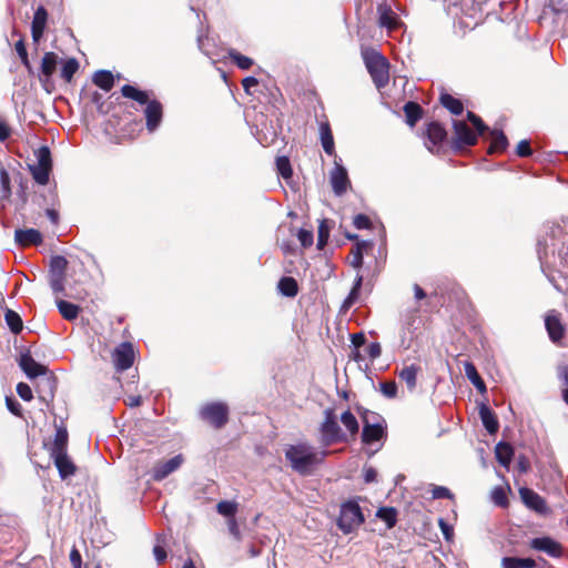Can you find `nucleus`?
I'll list each match as a JSON object with an SVG mask.
<instances>
[{
    "label": "nucleus",
    "mask_w": 568,
    "mask_h": 568,
    "mask_svg": "<svg viewBox=\"0 0 568 568\" xmlns=\"http://www.w3.org/2000/svg\"><path fill=\"white\" fill-rule=\"evenodd\" d=\"M537 253L542 272L555 288L561 291L551 272L568 276V230L556 224L548 226L538 240Z\"/></svg>",
    "instance_id": "nucleus-1"
},
{
    "label": "nucleus",
    "mask_w": 568,
    "mask_h": 568,
    "mask_svg": "<svg viewBox=\"0 0 568 568\" xmlns=\"http://www.w3.org/2000/svg\"><path fill=\"white\" fill-rule=\"evenodd\" d=\"M326 452L316 450L307 443L290 445L285 449V457L291 467L300 475H311L317 465L323 463Z\"/></svg>",
    "instance_id": "nucleus-2"
},
{
    "label": "nucleus",
    "mask_w": 568,
    "mask_h": 568,
    "mask_svg": "<svg viewBox=\"0 0 568 568\" xmlns=\"http://www.w3.org/2000/svg\"><path fill=\"white\" fill-rule=\"evenodd\" d=\"M362 58L376 88H385L389 82V63L386 58L372 48H363Z\"/></svg>",
    "instance_id": "nucleus-3"
},
{
    "label": "nucleus",
    "mask_w": 568,
    "mask_h": 568,
    "mask_svg": "<svg viewBox=\"0 0 568 568\" xmlns=\"http://www.w3.org/2000/svg\"><path fill=\"white\" fill-rule=\"evenodd\" d=\"M467 119L476 128V132H474L464 121H454V145L457 149H460L465 145H474L477 141V135H481L485 131H488V128L475 113L468 111Z\"/></svg>",
    "instance_id": "nucleus-4"
},
{
    "label": "nucleus",
    "mask_w": 568,
    "mask_h": 568,
    "mask_svg": "<svg viewBox=\"0 0 568 568\" xmlns=\"http://www.w3.org/2000/svg\"><path fill=\"white\" fill-rule=\"evenodd\" d=\"M320 442L323 446H331L332 444L346 442L347 439L332 408L324 410V420L320 426Z\"/></svg>",
    "instance_id": "nucleus-5"
},
{
    "label": "nucleus",
    "mask_w": 568,
    "mask_h": 568,
    "mask_svg": "<svg viewBox=\"0 0 568 568\" xmlns=\"http://www.w3.org/2000/svg\"><path fill=\"white\" fill-rule=\"evenodd\" d=\"M364 521V515L357 503L342 505L337 525L344 534H349Z\"/></svg>",
    "instance_id": "nucleus-6"
},
{
    "label": "nucleus",
    "mask_w": 568,
    "mask_h": 568,
    "mask_svg": "<svg viewBox=\"0 0 568 568\" xmlns=\"http://www.w3.org/2000/svg\"><path fill=\"white\" fill-rule=\"evenodd\" d=\"M200 416L213 427L221 428L227 422L229 407L221 402L209 403L202 406Z\"/></svg>",
    "instance_id": "nucleus-7"
},
{
    "label": "nucleus",
    "mask_w": 568,
    "mask_h": 568,
    "mask_svg": "<svg viewBox=\"0 0 568 568\" xmlns=\"http://www.w3.org/2000/svg\"><path fill=\"white\" fill-rule=\"evenodd\" d=\"M184 463L183 455L179 454L169 460L158 462L152 469V478L156 481L163 480L169 475L178 470Z\"/></svg>",
    "instance_id": "nucleus-8"
},
{
    "label": "nucleus",
    "mask_w": 568,
    "mask_h": 568,
    "mask_svg": "<svg viewBox=\"0 0 568 568\" xmlns=\"http://www.w3.org/2000/svg\"><path fill=\"white\" fill-rule=\"evenodd\" d=\"M334 164V169L329 173V182L333 192L341 196L347 191L351 182L347 170L337 160H335Z\"/></svg>",
    "instance_id": "nucleus-9"
},
{
    "label": "nucleus",
    "mask_w": 568,
    "mask_h": 568,
    "mask_svg": "<svg viewBox=\"0 0 568 568\" xmlns=\"http://www.w3.org/2000/svg\"><path fill=\"white\" fill-rule=\"evenodd\" d=\"M115 368L120 372L130 368L134 362V349L131 343L120 344L113 352Z\"/></svg>",
    "instance_id": "nucleus-10"
},
{
    "label": "nucleus",
    "mask_w": 568,
    "mask_h": 568,
    "mask_svg": "<svg viewBox=\"0 0 568 568\" xmlns=\"http://www.w3.org/2000/svg\"><path fill=\"white\" fill-rule=\"evenodd\" d=\"M519 495L523 503L530 509L535 510L540 515L548 514L549 509L545 499L535 493L532 489L523 487L519 489Z\"/></svg>",
    "instance_id": "nucleus-11"
},
{
    "label": "nucleus",
    "mask_w": 568,
    "mask_h": 568,
    "mask_svg": "<svg viewBox=\"0 0 568 568\" xmlns=\"http://www.w3.org/2000/svg\"><path fill=\"white\" fill-rule=\"evenodd\" d=\"M144 116L146 120V129L149 132H154L162 121V104L156 100H151L144 110Z\"/></svg>",
    "instance_id": "nucleus-12"
},
{
    "label": "nucleus",
    "mask_w": 568,
    "mask_h": 568,
    "mask_svg": "<svg viewBox=\"0 0 568 568\" xmlns=\"http://www.w3.org/2000/svg\"><path fill=\"white\" fill-rule=\"evenodd\" d=\"M19 366L29 378L47 374V367L33 359L30 353L21 354L19 358Z\"/></svg>",
    "instance_id": "nucleus-13"
},
{
    "label": "nucleus",
    "mask_w": 568,
    "mask_h": 568,
    "mask_svg": "<svg viewBox=\"0 0 568 568\" xmlns=\"http://www.w3.org/2000/svg\"><path fill=\"white\" fill-rule=\"evenodd\" d=\"M54 462V465L59 471V475L62 479H67L74 475L77 467L73 462L70 459L67 453H57L54 455H50Z\"/></svg>",
    "instance_id": "nucleus-14"
},
{
    "label": "nucleus",
    "mask_w": 568,
    "mask_h": 568,
    "mask_svg": "<svg viewBox=\"0 0 568 568\" xmlns=\"http://www.w3.org/2000/svg\"><path fill=\"white\" fill-rule=\"evenodd\" d=\"M531 548L548 554L551 557L561 555V546L549 537L534 538L530 542Z\"/></svg>",
    "instance_id": "nucleus-15"
},
{
    "label": "nucleus",
    "mask_w": 568,
    "mask_h": 568,
    "mask_svg": "<svg viewBox=\"0 0 568 568\" xmlns=\"http://www.w3.org/2000/svg\"><path fill=\"white\" fill-rule=\"evenodd\" d=\"M14 241L20 246L38 245L42 243V235L36 229H19L14 232Z\"/></svg>",
    "instance_id": "nucleus-16"
},
{
    "label": "nucleus",
    "mask_w": 568,
    "mask_h": 568,
    "mask_svg": "<svg viewBox=\"0 0 568 568\" xmlns=\"http://www.w3.org/2000/svg\"><path fill=\"white\" fill-rule=\"evenodd\" d=\"M48 13L43 7H39L33 16L32 24H31V34L34 42H39L42 38L45 24H47Z\"/></svg>",
    "instance_id": "nucleus-17"
},
{
    "label": "nucleus",
    "mask_w": 568,
    "mask_h": 568,
    "mask_svg": "<svg viewBox=\"0 0 568 568\" xmlns=\"http://www.w3.org/2000/svg\"><path fill=\"white\" fill-rule=\"evenodd\" d=\"M479 416H480L484 427L486 428V430L489 434H495L498 430V428H499L498 420H497L494 412L487 405H485V404L480 405Z\"/></svg>",
    "instance_id": "nucleus-18"
},
{
    "label": "nucleus",
    "mask_w": 568,
    "mask_h": 568,
    "mask_svg": "<svg viewBox=\"0 0 568 568\" xmlns=\"http://www.w3.org/2000/svg\"><path fill=\"white\" fill-rule=\"evenodd\" d=\"M545 325L552 342H558L561 339L564 335V327L558 316L555 314H548L545 320Z\"/></svg>",
    "instance_id": "nucleus-19"
},
{
    "label": "nucleus",
    "mask_w": 568,
    "mask_h": 568,
    "mask_svg": "<svg viewBox=\"0 0 568 568\" xmlns=\"http://www.w3.org/2000/svg\"><path fill=\"white\" fill-rule=\"evenodd\" d=\"M58 55L54 52L44 53L41 62V81H48L57 69Z\"/></svg>",
    "instance_id": "nucleus-20"
},
{
    "label": "nucleus",
    "mask_w": 568,
    "mask_h": 568,
    "mask_svg": "<svg viewBox=\"0 0 568 568\" xmlns=\"http://www.w3.org/2000/svg\"><path fill=\"white\" fill-rule=\"evenodd\" d=\"M490 134V145L488 149L489 153L504 152L508 146L507 136L500 130H491Z\"/></svg>",
    "instance_id": "nucleus-21"
},
{
    "label": "nucleus",
    "mask_w": 568,
    "mask_h": 568,
    "mask_svg": "<svg viewBox=\"0 0 568 568\" xmlns=\"http://www.w3.org/2000/svg\"><path fill=\"white\" fill-rule=\"evenodd\" d=\"M384 434L382 425L378 423L369 424L365 423L362 433V439L366 444L379 440Z\"/></svg>",
    "instance_id": "nucleus-22"
},
{
    "label": "nucleus",
    "mask_w": 568,
    "mask_h": 568,
    "mask_svg": "<svg viewBox=\"0 0 568 568\" xmlns=\"http://www.w3.org/2000/svg\"><path fill=\"white\" fill-rule=\"evenodd\" d=\"M495 454L498 463L508 468L514 456L513 447L507 443L500 442L496 445Z\"/></svg>",
    "instance_id": "nucleus-23"
},
{
    "label": "nucleus",
    "mask_w": 568,
    "mask_h": 568,
    "mask_svg": "<svg viewBox=\"0 0 568 568\" xmlns=\"http://www.w3.org/2000/svg\"><path fill=\"white\" fill-rule=\"evenodd\" d=\"M419 368L415 365L405 366L399 373L398 377L404 382L409 392H413L417 384V374Z\"/></svg>",
    "instance_id": "nucleus-24"
},
{
    "label": "nucleus",
    "mask_w": 568,
    "mask_h": 568,
    "mask_svg": "<svg viewBox=\"0 0 568 568\" xmlns=\"http://www.w3.org/2000/svg\"><path fill=\"white\" fill-rule=\"evenodd\" d=\"M464 371L466 377L471 382V384L477 388L478 392L485 393L486 385L481 377L479 376L476 366L471 362L464 363Z\"/></svg>",
    "instance_id": "nucleus-25"
},
{
    "label": "nucleus",
    "mask_w": 568,
    "mask_h": 568,
    "mask_svg": "<svg viewBox=\"0 0 568 568\" xmlns=\"http://www.w3.org/2000/svg\"><path fill=\"white\" fill-rule=\"evenodd\" d=\"M121 93L124 98L136 101L140 104H146L151 101L149 100V94L145 91H141L133 85L125 84L121 89Z\"/></svg>",
    "instance_id": "nucleus-26"
},
{
    "label": "nucleus",
    "mask_w": 568,
    "mask_h": 568,
    "mask_svg": "<svg viewBox=\"0 0 568 568\" xmlns=\"http://www.w3.org/2000/svg\"><path fill=\"white\" fill-rule=\"evenodd\" d=\"M93 83L104 91H110L114 84L113 74L108 70H99L93 75Z\"/></svg>",
    "instance_id": "nucleus-27"
},
{
    "label": "nucleus",
    "mask_w": 568,
    "mask_h": 568,
    "mask_svg": "<svg viewBox=\"0 0 568 568\" xmlns=\"http://www.w3.org/2000/svg\"><path fill=\"white\" fill-rule=\"evenodd\" d=\"M68 445V432L64 427H58L54 436V440L51 447L50 455L57 453H67Z\"/></svg>",
    "instance_id": "nucleus-28"
},
{
    "label": "nucleus",
    "mask_w": 568,
    "mask_h": 568,
    "mask_svg": "<svg viewBox=\"0 0 568 568\" xmlns=\"http://www.w3.org/2000/svg\"><path fill=\"white\" fill-rule=\"evenodd\" d=\"M322 146L328 155H333L335 152L334 139L329 125L322 123L320 126Z\"/></svg>",
    "instance_id": "nucleus-29"
},
{
    "label": "nucleus",
    "mask_w": 568,
    "mask_h": 568,
    "mask_svg": "<svg viewBox=\"0 0 568 568\" xmlns=\"http://www.w3.org/2000/svg\"><path fill=\"white\" fill-rule=\"evenodd\" d=\"M536 562L531 558L504 557L501 559L503 568H534Z\"/></svg>",
    "instance_id": "nucleus-30"
},
{
    "label": "nucleus",
    "mask_w": 568,
    "mask_h": 568,
    "mask_svg": "<svg viewBox=\"0 0 568 568\" xmlns=\"http://www.w3.org/2000/svg\"><path fill=\"white\" fill-rule=\"evenodd\" d=\"M67 267V258L61 255H55L50 261L49 276H65Z\"/></svg>",
    "instance_id": "nucleus-31"
},
{
    "label": "nucleus",
    "mask_w": 568,
    "mask_h": 568,
    "mask_svg": "<svg viewBox=\"0 0 568 568\" xmlns=\"http://www.w3.org/2000/svg\"><path fill=\"white\" fill-rule=\"evenodd\" d=\"M404 112L406 115V122L410 126H414L422 116L420 105L413 101H409L404 105Z\"/></svg>",
    "instance_id": "nucleus-32"
},
{
    "label": "nucleus",
    "mask_w": 568,
    "mask_h": 568,
    "mask_svg": "<svg viewBox=\"0 0 568 568\" xmlns=\"http://www.w3.org/2000/svg\"><path fill=\"white\" fill-rule=\"evenodd\" d=\"M57 306L63 318L72 321L78 317L79 306H77L75 304L63 300H57Z\"/></svg>",
    "instance_id": "nucleus-33"
},
{
    "label": "nucleus",
    "mask_w": 568,
    "mask_h": 568,
    "mask_svg": "<svg viewBox=\"0 0 568 568\" xmlns=\"http://www.w3.org/2000/svg\"><path fill=\"white\" fill-rule=\"evenodd\" d=\"M280 292L287 297H294L298 292L297 282L293 277H282L277 285Z\"/></svg>",
    "instance_id": "nucleus-34"
},
{
    "label": "nucleus",
    "mask_w": 568,
    "mask_h": 568,
    "mask_svg": "<svg viewBox=\"0 0 568 568\" xmlns=\"http://www.w3.org/2000/svg\"><path fill=\"white\" fill-rule=\"evenodd\" d=\"M4 318L7 325L9 326L12 333L18 334L22 331V320L17 312L12 310H7Z\"/></svg>",
    "instance_id": "nucleus-35"
},
{
    "label": "nucleus",
    "mask_w": 568,
    "mask_h": 568,
    "mask_svg": "<svg viewBox=\"0 0 568 568\" xmlns=\"http://www.w3.org/2000/svg\"><path fill=\"white\" fill-rule=\"evenodd\" d=\"M428 139L433 142V144H437L442 142L446 136L445 129L437 122H432L427 129Z\"/></svg>",
    "instance_id": "nucleus-36"
},
{
    "label": "nucleus",
    "mask_w": 568,
    "mask_h": 568,
    "mask_svg": "<svg viewBox=\"0 0 568 568\" xmlns=\"http://www.w3.org/2000/svg\"><path fill=\"white\" fill-rule=\"evenodd\" d=\"M442 104L448 109L453 114H460L463 112V104L458 99H455L448 93L440 95Z\"/></svg>",
    "instance_id": "nucleus-37"
},
{
    "label": "nucleus",
    "mask_w": 568,
    "mask_h": 568,
    "mask_svg": "<svg viewBox=\"0 0 568 568\" xmlns=\"http://www.w3.org/2000/svg\"><path fill=\"white\" fill-rule=\"evenodd\" d=\"M229 57L242 70H248L254 63L251 58L241 54L234 49L229 51Z\"/></svg>",
    "instance_id": "nucleus-38"
},
{
    "label": "nucleus",
    "mask_w": 568,
    "mask_h": 568,
    "mask_svg": "<svg viewBox=\"0 0 568 568\" xmlns=\"http://www.w3.org/2000/svg\"><path fill=\"white\" fill-rule=\"evenodd\" d=\"M276 169L278 175H281L286 181L290 180L293 175L291 162L287 156H278L276 159Z\"/></svg>",
    "instance_id": "nucleus-39"
},
{
    "label": "nucleus",
    "mask_w": 568,
    "mask_h": 568,
    "mask_svg": "<svg viewBox=\"0 0 568 568\" xmlns=\"http://www.w3.org/2000/svg\"><path fill=\"white\" fill-rule=\"evenodd\" d=\"M341 422L345 426V428L351 433L352 436L358 433V422L349 410H346L342 414Z\"/></svg>",
    "instance_id": "nucleus-40"
},
{
    "label": "nucleus",
    "mask_w": 568,
    "mask_h": 568,
    "mask_svg": "<svg viewBox=\"0 0 568 568\" xmlns=\"http://www.w3.org/2000/svg\"><path fill=\"white\" fill-rule=\"evenodd\" d=\"M30 170L37 183L41 185L48 184L51 169L39 165H32L30 166Z\"/></svg>",
    "instance_id": "nucleus-41"
},
{
    "label": "nucleus",
    "mask_w": 568,
    "mask_h": 568,
    "mask_svg": "<svg viewBox=\"0 0 568 568\" xmlns=\"http://www.w3.org/2000/svg\"><path fill=\"white\" fill-rule=\"evenodd\" d=\"M397 513L395 508L392 507H383L377 511V517L386 523L388 528H392L396 524Z\"/></svg>",
    "instance_id": "nucleus-42"
},
{
    "label": "nucleus",
    "mask_w": 568,
    "mask_h": 568,
    "mask_svg": "<svg viewBox=\"0 0 568 568\" xmlns=\"http://www.w3.org/2000/svg\"><path fill=\"white\" fill-rule=\"evenodd\" d=\"M78 69H79L78 60L74 58H71L63 63L62 70H61V77L65 81L70 82L71 79L73 78L74 73L78 71Z\"/></svg>",
    "instance_id": "nucleus-43"
},
{
    "label": "nucleus",
    "mask_w": 568,
    "mask_h": 568,
    "mask_svg": "<svg viewBox=\"0 0 568 568\" xmlns=\"http://www.w3.org/2000/svg\"><path fill=\"white\" fill-rule=\"evenodd\" d=\"M216 510L222 516L234 518L235 513L237 511V504L235 501L222 500L216 505Z\"/></svg>",
    "instance_id": "nucleus-44"
},
{
    "label": "nucleus",
    "mask_w": 568,
    "mask_h": 568,
    "mask_svg": "<svg viewBox=\"0 0 568 568\" xmlns=\"http://www.w3.org/2000/svg\"><path fill=\"white\" fill-rule=\"evenodd\" d=\"M36 155L38 161L36 165L52 169L51 153L48 146H41Z\"/></svg>",
    "instance_id": "nucleus-45"
},
{
    "label": "nucleus",
    "mask_w": 568,
    "mask_h": 568,
    "mask_svg": "<svg viewBox=\"0 0 568 568\" xmlns=\"http://www.w3.org/2000/svg\"><path fill=\"white\" fill-rule=\"evenodd\" d=\"M362 282H363L362 275H357L356 278H355L353 288L351 290L348 296L344 301V306L345 307H349L356 301V298L358 296V293H359V290H361V286H362Z\"/></svg>",
    "instance_id": "nucleus-46"
},
{
    "label": "nucleus",
    "mask_w": 568,
    "mask_h": 568,
    "mask_svg": "<svg viewBox=\"0 0 568 568\" xmlns=\"http://www.w3.org/2000/svg\"><path fill=\"white\" fill-rule=\"evenodd\" d=\"M490 497L497 506L505 507L508 504L506 490L501 486L495 487L490 493Z\"/></svg>",
    "instance_id": "nucleus-47"
},
{
    "label": "nucleus",
    "mask_w": 568,
    "mask_h": 568,
    "mask_svg": "<svg viewBox=\"0 0 568 568\" xmlns=\"http://www.w3.org/2000/svg\"><path fill=\"white\" fill-rule=\"evenodd\" d=\"M0 191L3 199H8L11 194L10 178L6 170L0 171Z\"/></svg>",
    "instance_id": "nucleus-48"
},
{
    "label": "nucleus",
    "mask_w": 568,
    "mask_h": 568,
    "mask_svg": "<svg viewBox=\"0 0 568 568\" xmlns=\"http://www.w3.org/2000/svg\"><path fill=\"white\" fill-rule=\"evenodd\" d=\"M381 393L387 398H394L397 395V385L394 381L381 383Z\"/></svg>",
    "instance_id": "nucleus-49"
},
{
    "label": "nucleus",
    "mask_w": 568,
    "mask_h": 568,
    "mask_svg": "<svg viewBox=\"0 0 568 568\" xmlns=\"http://www.w3.org/2000/svg\"><path fill=\"white\" fill-rule=\"evenodd\" d=\"M65 276H49V284L54 294H61L64 292Z\"/></svg>",
    "instance_id": "nucleus-50"
},
{
    "label": "nucleus",
    "mask_w": 568,
    "mask_h": 568,
    "mask_svg": "<svg viewBox=\"0 0 568 568\" xmlns=\"http://www.w3.org/2000/svg\"><path fill=\"white\" fill-rule=\"evenodd\" d=\"M17 393L26 402H30L33 398L32 390L26 383L21 382L17 385Z\"/></svg>",
    "instance_id": "nucleus-51"
},
{
    "label": "nucleus",
    "mask_w": 568,
    "mask_h": 568,
    "mask_svg": "<svg viewBox=\"0 0 568 568\" xmlns=\"http://www.w3.org/2000/svg\"><path fill=\"white\" fill-rule=\"evenodd\" d=\"M298 241L304 247L313 244V233L311 231L301 229L297 233Z\"/></svg>",
    "instance_id": "nucleus-52"
},
{
    "label": "nucleus",
    "mask_w": 568,
    "mask_h": 568,
    "mask_svg": "<svg viewBox=\"0 0 568 568\" xmlns=\"http://www.w3.org/2000/svg\"><path fill=\"white\" fill-rule=\"evenodd\" d=\"M6 405L9 412H11L16 416H21V405L20 403L14 399L13 397L7 396L6 397Z\"/></svg>",
    "instance_id": "nucleus-53"
},
{
    "label": "nucleus",
    "mask_w": 568,
    "mask_h": 568,
    "mask_svg": "<svg viewBox=\"0 0 568 568\" xmlns=\"http://www.w3.org/2000/svg\"><path fill=\"white\" fill-rule=\"evenodd\" d=\"M354 226L358 230L369 229L371 220L365 214H357L354 217Z\"/></svg>",
    "instance_id": "nucleus-54"
},
{
    "label": "nucleus",
    "mask_w": 568,
    "mask_h": 568,
    "mask_svg": "<svg viewBox=\"0 0 568 568\" xmlns=\"http://www.w3.org/2000/svg\"><path fill=\"white\" fill-rule=\"evenodd\" d=\"M516 154L518 156H528L531 154L530 143L527 140H521L516 148Z\"/></svg>",
    "instance_id": "nucleus-55"
},
{
    "label": "nucleus",
    "mask_w": 568,
    "mask_h": 568,
    "mask_svg": "<svg viewBox=\"0 0 568 568\" xmlns=\"http://www.w3.org/2000/svg\"><path fill=\"white\" fill-rule=\"evenodd\" d=\"M14 48H16V51H17L18 55L20 57L22 63L26 67H29L28 53H27V49L24 47L23 40H19L16 43Z\"/></svg>",
    "instance_id": "nucleus-56"
},
{
    "label": "nucleus",
    "mask_w": 568,
    "mask_h": 568,
    "mask_svg": "<svg viewBox=\"0 0 568 568\" xmlns=\"http://www.w3.org/2000/svg\"><path fill=\"white\" fill-rule=\"evenodd\" d=\"M433 497L436 498V499L449 498L450 497V491H449L448 488H446L444 486H435L434 489H433Z\"/></svg>",
    "instance_id": "nucleus-57"
},
{
    "label": "nucleus",
    "mask_w": 568,
    "mask_h": 568,
    "mask_svg": "<svg viewBox=\"0 0 568 568\" xmlns=\"http://www.w3.org/2000/svg\"><path fill=\"white\" fill-rule=\"evenodd\" d=\"M367 354L372 359H376L382 354V347L379 343H371L367 347Z\"/></svg>",
    "instance_id": "nucleus-58"
},
{
    "label": "nucleus",
    "mask_w": 568,
    "mask_h": 568,
    "mask_svg": "<svg viewBox=\"0 0 568 568\" xmlns=\"http://www.w3.org/2000/svg\"><path fill=\"white\" fill-rule=\"evenodd\" d=\"M329 236L328 229L325 227L324 223H322L318 227V246H323L326 244Z\"/></svg>",
    "instance_id": "nucleus-59"
},
{
    "label": "nucleus",
    "mask_w": 568,
    "mask_h": 568,
    "mask_svg": "<svg viewBox=\"0 0 568 568\" xmlns=\"http://www.w3.org/2000/svg\"><path fill=\"white\" fill-rule=\"evenodd\" d=\"M227 526H229V531L230 534L235 538V539H240L241 538V534H240V528L237 526V523L235 520V518H230L227 520Z\"/></svg>",
    "instance_id": "nucleus-60"
},
{
    "label": "nucleus",
    "mask_w": 568,
    "mask_h": 568,
    "mask_svg": "<svg viewBox=\"0 0 568 568\" xmlns=\"http://www.w3.org/2000/svg\"><path fill=\"white\" fill-rule=\"evenodd\" d=\"M379 21L383 27H386L388 29H394L396 26L394 17H392V14L389 13H383L381 16Z\"/></svg>",
    "instance_id": "nucleus-61"
},
{
    "label": "nucleus",
    "mask_w": 568,
    "mask_h": 568,
    "mask_svg": "<svg viewBox=\"0 0 568 568\" xmlns=\"http://www.w3.org/2000/svg\"><path fill=\"white\" fill-rule=\"evenodd\" d=\"M363 264V254L359 246L356 247V250L353 253V260L351 262V265L355 268L361 267Z\"/></svg>",
    "instance_id": "nucleus-62"
},
{
    "label": "nucleus",
    "mask_w": 568,
    "mask_h": 568,
    "mask_svg": "<svg viewBox=\"0 0 568 568\" xmlns=\"http://www.w3.org/2000/svg\"><path fill=\"white\" fill-rule=\"evenodd\" d=\"M153 554L159 564L163 562L166 558V551L161 545L154 546Z\"/></svg>",
    "instance_id": "nucleus-63"
},
{
    "label": "nucleus",
    "mask_w": 568,
    "mask_h": 568,
    "mask_svg": "<svg viewBox=\"0 0 568 568\" xmlns=\"http://www.w3.org/2000/svg\"><path fill=\"white\" fill-rule=\"evenodd\" d=\"M70 561L74 568H81V555L78 549L73 548L71 550Z\"/></svg>",
    "instance_id": "nucleus-64"
}]
</instances>
